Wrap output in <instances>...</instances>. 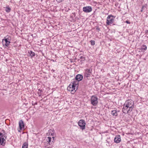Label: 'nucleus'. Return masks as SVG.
<instances>
[{"instance_id":"f257e3e1","label":"nucleus","mask_w":148,"mask_h":148,"mask_svg":"<svg viewBox=\"0 0 148 148\" xmlns=\"http://www.w3.org/2000/svg\"><path fill=\"white\" fill-rule=\"evenodd\" d=\"M134 101L131 100H128L125 102L122 109L123 113L126 114L131 112L134 106Z\"/></svg>"},{"instance_id":"f03ea898","label":"nucleus","mask_w":148,"mask_h":148,"mask_svg":"<svg viewBox=\"0 0 148 148\" xmlns=\"http://www.w3.org/2000/svg\"><path fill=\"white\" fill-rule=\"evenodd\" d=\"M7 137V134L4 133L3 134L0 132V145L4 146L6 143L5 139Z\"/></svg>"},{"instance_id":"7ed1b4c3","label":"nucleus","mask_w":148,"mask_h":148,"mask_svg":"<svg viewBox=\"0 0 148 148\" xmlns=\"http://www.w3.org/2000/svg\"><path fill=\"white\" fill-rule=\"evenodd\" d=\"M91 103L93 106H96L98 103V98L95 95L92 96L90 98Z\"/></svg>"},{"instance_id":"20e7f679","label":"nucleus","mask_w":148,"mask_h":148,"mask_svg":"<svg viewBox=\"0 0 148 148\" xmlns=\"http://www.w3.org/2000/svg\"><path fill=\"white\" fill-rule=\"evenodd\" d=\"M86 122L83 119L80 120L78 122V125L80 127L81 129L82 130L85 129Z\"/></svg>"},{"instance_id":"39448f33","label":"nucleus","mask_w":148,"mask_h":148,"mask_svg":"<svg viewBox=\"0 0 148 148\" xmlns=\"http://www.w3.org/2000/svg\"><path fill=\"white\" fill-rule=\"evenodd\" d=\"M114 16L111 15H109L107 18V24L108 25H109L110 24L113 23L114 21Z\"/></svg>"},{"instance_id":"423d86ee","label":"nucleus","mask_w":148,"mask_h":148,"mask_svg":"<svg viewBox=\"0 0 148 148\" xmlns=\"http://www.w3.org/2000/svg\"><path fill=\"white\" fill-rule=\"evenodd\" d=\"M92 70L91 69H87L84 73V78H88L90 77L91 73Z\"/></svg>"},{"instance_id":"0eeeda50","label":"nucleus","mask_w":148,"mask_h":148,"mask_svg":"<svg viewBox=\"0 0 148 148\" xmlns=\"http://www.w3.org/2000/svg\"><path fill=\"white\" fill-rule=\"evenodd\" d=\"M75 86L74 85L72 84L71 85L70 84L67 88V89L69 91H71V92H75L77 90H75Z\"/></svg>"},{"instance_id":"6e6552de","label":"nucleus","mask_w":148,"mask_h":148,"mask_svg":"<svg viewBox=\"0 0 148 148\" xmlns=\"http://www.w3.org/2000/svg\"><path fill=\"white\" fill-rule=\"evenodd\" d=\"M83 11L85 12H90L92 10V8L90 6L84 7L83 8Z\"/></svg>"},{"instance_id":"1a4fd4ad","label":"nucleus","mask_w":148,"mask_h":148,"mask_svg":"<svg viewBox=\"0 0 148 148\" xmlns=\"http://www.w3.org/2000/svg\"><path fill=\"white\" fill-rule=\"evenodd\" d=\"M83 78V76L81 74H78L75 77V80L77 82H79L82 80Z\"/></svg>"},{"instance_id":"9d476101","label":"nucleus","mask_w":148,"mask_h":148,"mask_svg":"<svg viewBox=\"0 0 148 148\" xmlns=\"http://www.w3.org/2000/svg\"><path fill=\"white\" fill-rule=\"evenodd\" d=\"M120 136L118 135L116 136L114 139V142L116 143H119L121 141Z\"/></svg>"},{"instance_id":"9b49d317","label":"nucleus","mask_w":148,"mask_h":148,"mask_svg":"<svg viewBox=\"0 0 148 148\" xmlns=\"http://www.w3.org/2000/svg\"><path fill=\"white\" fill-rule=\"evenodd\" d=\"M19 125L20 130H21L24 127V124L23 121L21 120L19 121Z\"/></svg>"},{"instance_id":"f8f14e48","label":"nucleus","mask_w":148,"mask_h":148,"mask_svg":"<svg viewBox=\"0 0 148 148\" xmlns=\"http://www.w3.org/2000/svg\"><path fill=\"white\" fill-rule=\"evenodd\" d=\"M147 47L146 45H143L141 47L140 49H139V50H140V51L139 50V52H144L147 50Z\"/></svg>"},{"instance_id":"ddd939ff","label":"nucleus","mask_w":148,"mask_h":148,"mask_svg":"<svg viewBox=\"0 0 148 148\" xmlns=\"http://www.w3.org/2000/svg\"><path fill=\"white\" fill-rule=\"evenodd\" d=\"M119 112V110L117 111L116 110H113L111 112V114L113 116H118V112Z\"/></svg>"},{"instance_id":"4468645a","label":"nucleus","mask_w":148,"mask_h":148,"mask_svg":"<svg viewBox=\"0 0 148 148\" xmlns=\"http://www.w3.org/2000/svg\"><path fill=\"white\" fill-rule=\"evenodd\" d=\"M3 40H4L5 41V45L6 46H8L10 43V42L8 41V38H5L4 39H3Z\"/></svg>"},{"instance_id":"2eb2a0df","label":"nucleus","mask_w":148,"mask_h":148,"mask_svg":"<svg viewBox=\"0 0 148 148\" xmlns=\"http://www.w3.org/2000/svg\"><path fill=\"white\" fill-rule=\"evenodd\" d=\"M28 53L30 54V56L31 58H32L33 57H34L35 55V53L33 52L32 51H28Z\"/></svg>"},{"instance_id":"dca6fc26","label":"nucleus","mask_w":148,"mask_h":148,"mask_svg":"<svg viewBox=\"0 0 148 148\" xmlns=\"http://www.w3.org/2000/svg\"><path fill=\"white\" fill-rule=\"evenodd\" d=\"M79 83L76 81H74L72 83V84L74 85L76 87V90H77L78 87V84Z\"/></svg>"},{"instance_id":"f3484780","label":"nucleus","mask_w":148,"mask_h":148,"mask_svg":"<svg viewBox=\"0 0 148 148\" xmlns=\"http://www.w3.org/2000/svg\"><path fill=\"white\" fill-rule=\"evenodd\" d=\"M48 133L49 135H51L52 136L54 135V130L50 129L48 131Z\"/></svg>"},{"instance_id":"a211bd4d","label":"nucleus","mask_w":148,"mask_h":148,"mask_svg":"<svg viewBox=\"0 0 148 148\" xmlns=\"http://www.w3.org/2000/svg\"><path fill=\"white\" fill-rule=\"evenodd\" d=\"M28 142H25L23 145L22 148H28Z\"/></svg>"},{"instance_id":"6ab92c4d","label":"nucleus","mask_w":148,"mask_h":148,"mask_svg":"<svg viewBox=\"0 0 148 148\" xmlns=\"http://www.w3.org/2000/svg\"><path fill=\"white\" fill-rule=\"evenodd\" d=\"M11 10V8L9 7V6H7L5 9V11L8 13Z\"/></svg>"},{"instance_id":"aec40b11","label":"nucleus","mask_w":148,"mask_h":148,"mask_svg":"<svg viewBox=\"0 0 148 148\" xmlns=\"http://www.w3.org/2000/svg\"><path fill=\"white\" fill-rule=\"evenodd\" d=\"M48 140L47 141L48 142L47 145L48 144H49V145H51L52 144V143L51 142V138L50 137H48Z\"/></svg>"},{"instance_id":"412c9836","label":"nucleus","mask_w":148,"mask_h":148,"mask_svg":"<svg viewBox=\"0 0 148 148\" xmlns=\"http://www.w3.org/2000/svg\"><path fill=\"white\" fill-rule=\"evenodd\" d=\"M79 60L80 59L81 60V62H82V61H84L85 60V57L82 56H81L80 55L79 56Z\"/></svg>"},{"instance_id":"4be33fe9","label":"nucleus","mask_w":148,"mask_h":148,"mask_svg":"<svg viewBox=\"0 0 148 148\" xmlns=\"http://www.w3.org/2000/svg\"><path fill=\"white\" fill-rule=\"evenodd\" d=\"M146 6L145 5H143L141 8V9L140 10V11L141 12H143V11H145L146 9Z\"/></svg>"},{"instance_id":"5701e85b","label":"nucleus","mask_w":148,"mask_h":148,"mask_svg":"<svg viewBox=\"0 0 148 148\" xmlns=\"http://www.w3.org/2000/svg\"><path fill=\"white\" fill-rule=\"evenodd\" d=\"M90 42L92 45H94L95 44V42L94 40H91L90 41Z\"/></svg>"},{"instance_id":"b1692460","label":"nucleus","mask_w":148,"mask_h":148,"mask_svg":"<svg viewBox=\"0 0 148 148\" xmlns=\"http://www.w3.org/2000/svg\"><path fill=\"white\" fill-rule=\"evenodd\" d=\"M58 3H60L62 1L64 0H56Z\"/></svg>"},{"instance_id":"393cba45","label":"nucleus","mask_w":148,"mask_h":148,"mask_svg":"<svg viewBox=\"0 0 148 148\" xmlns=\"http://www.w3.org/2000/svg\"><path fill=\"white\" fill-rule=\"evenodd\" d=\"M125 22L127 24H130V22L128 21H126Z\"/></svg>"},{"instance_id":"a878e982","label":"nucleus","mask_w":148,"mask_h":148,"mask_svg":"<svg viewBox=\"0 0 148 148\" xmlns=\"http://www.w3.org/2000/svg\"><path fill=\"white\" fill-rule=\"evenodd\" d=\"M96 29L98 30V31H100V29L99 28V27H97L96 28Z\"/></svg>"},{"instance_id":"bb28decb","label":"nucleus","mask_w":148,"mask_h":148,"mask_svg":"<svg viewBox=\"0 0 148 148\" xmlns=\"http://www.w3.org/2000/svg\"><path fill=\"white\" fill-rule=\"evenodd\" d=\"M52 138H53V140H52V142H53H53H54V141H55V140H54V137H52Z\"/></svg>"},{"instance_id":"cd10ccee","label":"nucleus","mask_w":148,"mask_h":148,"mask_svg":"<svg viewBox=\"0 0 148 148\" xmlns=\"http://www.w3.org/2000/svg\"><path fill=\"white\" fill-rule=\"evenodd\" d=\"M145 32L146 33H148V30H146L145 31Z\"/></svg>"},{"instance_id":"c85d7f7f","label":"nucleus","mask_w":148,"mask_h":148,"mask_svg":"<svg viewBox=\"0 0 148 148\" xmlns=\"http://www.w3.org/2000/svg\"><path fill=\"white\" fill-rule=\"evenodd\" d=\"M72 14L74 15V16H75L76 15V14L75 12L73 13Z\"/></svg>"},{"instance_id":"c756f323","label":"nucleus","mask_w":148,"mask_h":148,"mask_svg":"<svg viewBox=\"0 0 148 148\" xmlns=\"http://www.w3.org/2000/svg\"><path fill=\"white\" fill-rule=\"evenodd\" d=\"M37 102H36V103H34V105H37Z\"/></svg>"},{"instance_id":"7c9ffc66","label":"nucleus","mask_w":148,"mask_h":148,"mask_svg":"<svg viewBox=\"0 0 148 148\" xmlns=\"http://www.w3.org/2000/svg\"><path fill=\"white\" fill-rule=\"evenodd\" d=\"M51 71H52V72H54L55 71V70H53V69H52L51 70Z\"/></svg>"},{"instance_id":"2f4dec72","label":"nucleus","mask_w":148,"mask_h":148,"mask_svg":"<svg viewBox=\"0 0 148 148\" xmlns=\"http://www.w3.org/2000/svg\"><path fill=\"white\" fill-rule=\"evenodd\" d=\"M32 105H34V104L33 103H32Z\"/></svg>"},{"instance_id":"473e14b6","label":"nucleus","mask_w":148,"mask_h":148,"mask_svg":"<svg viewBox=\"0 0 148 148\" xmlns=\"http://www.w3.org/2000/svg\"><path fill=\"white\" fill-rule=\"evenodd\" d=\"M39 91H40V92H41V90H40V89H39Z\"/></svg>"},{"instance_id":"72a5a7b5","label":"nucleus","mask_w":148,"mask_h":148,"mask_svg":"<svg viewBox=\"0 0 148 148\" xmlns=\"http://www.w3.org/2000/svg\"><path fill=\"white\" fill-rule=\"evenodd\" d=\"M3 131L4 132H5V131L3 130Z\"/></svg>"}]
</instances>
